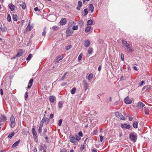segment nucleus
<instances>
[{"label":"nucleus","mask_w":152,"mask_h":152,"mask_svg":"<svg viewBox=\"0 0 152 152\" xmlns=\"http://www.w3.org/2000/svg\"><path fill=\"white\" fill-rule=\"evenodd\" d=\"M122 44L126 48L127 50L130 53L133 51V49L130 48V45L126 41L122 40Z\"/></svg>","instance_id":"obj_1"},{"label":"nucleus","mask_w":152,"mask_h":152,"mask_svg":"<svg viewBox=\"0 0 152 152\" xmlns=\"http://www.w3.org/2000/svg\"><path fill=\"white\" fill-rule=\"evenodd\" d=\"M137 137L136 134L134 132H132L130 134L129 138L130 140L134 142L136 141Z\"/></svg>","instance_id":"obj_2"},{"label":"nucleus","mask_w":152,"mask_h":152,"mask_svg":"<svg viewBox=\"0 0 152 152\" xmlns=\"http://www.w3.org/2000/svg\"><path fill=\"white\" fill-rule=\"evenodd\" d=\"M115 114L116 117L122 120H125L124 117L121 113L118 112H115Z\"/></svg>","instance_id":"obj_3"},{"label":"nucleus","mask_w":152,"mask_h":152,"mask_svg":"<svg viewBox=\"0 0 152 152\" xmlns=\"http://www.w3.org/2000/svg\"><path fill=\"white\" fill-rule=\"evenodd\" d=\"M69 139L70 141L72 143H74L75 145H76L77 143L76 138L75 137L72 135H70Z\"/></svg>","instance_id":"obj_4"},{"label":"nucleus","mask_w":152,"mask_h":152,"mask_svg":"<svg viewBox=\"0 0 152 152\" xmlns=\"http://www.w3.org/2000/svg\"><path fill=\"white\" fill-rule=\"evenodd\" d=\"M125 103L127 104H129L132 103V101L129 99V97H126L124 99Z\"/></svg>","instance_id":"obj_5"},{"label":"nucleus","mask_w":152,"mask_h":152,"mask_svg":"<svg viewBox=\"0 0 152 152\" xmlns=\"http://www.w3.org/2000/svg\"><path fill=\"white\" fill-rule=\"evenodd\" d=\"M7 120V119L6 116L3 115H1L0 118V122H5Z\"/></svg>","instance_id":"obj_6"},{"label":"nucleus","mask_w":152,"mask_h":152,"mask_svg":"<svg viewBox=\"0 0 152 152\" xmlns=\"http://www.w3.org/2000/svg\"><path fill=\"white\" fill-rule=\"evenodd\" d=\"M121 127L122 128H125L126 129H129L130 128L131 126L130 125H127L126 124H121Z\"/></svg>","instance_id":"obj_7"},{"label":"nucleus","mask_w":152,"mask_h":152,"mask_svg":"<svg viewBox=\"0 0 152 152\" xmlns=\"http://www.w3.org/2000/svg\"><path fill=\"white\" fill-rule=\"evenodd\" d=\"M90 44V42L89 40L87 39L85 40L84 45V46L86 47H88L89 46Z\"/></svg>","instance_id":"obj_8"},{"label":"nucleus","mask_w":152,"mask_h":152,"mask_svg":"<svg viewBox=\"0 0 152 152\" xmlns=\"http://www.w3.org/2000/svg\"><path fill=\"white\" fill-rule=\"evenodd\" d=\"M19 6L21 7L23 9L25 10L26 8V5L24 2H20Z\"/></svg>","instance_id":"obj_9"},{"label":"nucleus","mask_w":152,"mask_h":152,"mask_svg":"<svg viewBox=\"0 0 152 152\" xmlns=\"http://www.w3.org/2000/svg\"><path fill=\"white\" fill-rule=\"evenodd\" d=\"M145 105L142 102H139L137 103V107L139 108H141L145 106Z\"/></svg>","instance_id":"obj_10"},{"label":"nucleus","mask_w":152,"mask_h":152,"mask_svg":"<svg viewBox=\"0 0 152 152\" xmlns=\"http://www.w3.org/2000/svg\"><path fill=\"white\" fill-rule=\"evenodd\" d=\"M66 19L65 18L62 19L61 20L60 23L61 25H63L66 24Z\"/></svg>","instance_id":"obj_11"},{"label":"nucleus","mask_w":152,"mask_h":152,"mask_svg":"<svg viewBox=\"0 0 152 152\" xmlns=\"http://www.w3.org/2000/svg\"><path fill=\"white\" fill-rule=\"evenodd\" d=\"M82 5V2L81 1H79L78 2V5L77 7V9L78 10H80Z\"/></svg>","instance_id":"obj_12"},{"label":"nucleus","mask_w":152,"mask_h":152,"mask_svg":"<svg viewBox=\"0 0 152 152\" xmlns=\"http://www.w3.org/2000/svg\"><path fill=\"white\" fill-rule=\"evenodd\" d=\"M55 97L54 96H51L49 97V99L50 102L51 103H53L54 102Z\"/></svg>","instance_id":"obj_13"},{"label":"nucleus","mask_w":152,"mask_h":152,"mask_svg":"<svg viewBox=\"0 0 152 152\" xmlns=\"http://www.w3.org/2000/svg\"><path fill=\"white\" fill-rule=\"evenodd\" d=\"M63 58V57L61 55L57 56L56 58V62H58L60 60H62Z\"/></svg>","instance_id":"obj_14"},{"label":"nucleus","mask_w":152,"mask_h":152,"mask_svg":"<svg viewBox=\"0 0 152 152\" xmlns=\"http://www.w3.org/2000/svg\"><path fill=\"white\" fill-rule=\"evenodd\" d=\"M44 121L46 123V124H48L50 121V119L48 118L43 117V118Z\"/></svg>","instance_id":"obj_15"},{"label":"nucleus","mask_w":152,"mask_h":152,"mask_svg":"<svg viewBox=\"0 0 152 152\" xmlns=\"http://www.w3.org/2000/svg\"><path fill=\"white\" fill-rule=\"evenodd\" d=\"M9 8L12 11H13L15 10V6L13 4H9Z\"/></svg>","instance_id":"obj_16"},{"label":"nucleus","mask_w":152,"mask_h":152,"mask_svg":"<svg viewBox=\"0 0 152 152\" xmlns=\"http://www.w3.org/2000/svg\"><path fill=\"white\" fill-rule=\"evenodd\" d=\"M32 134L33 136L35 137H37V133L35 129L34 128H32Z\"/></svg>","instance_id":"obj_17"},{"label":"nucleus","mask_w":152,"mask_h":152,"mask_svg":"<svg viewBox=\"0 0 152 152\" xmlns=\"http://www.w3.org/2000/svg\"><path fill=\"white\" fill-rule=\"evenodd\" d=\"M20 142V140H19L15 142L12 146V148H14L17 146Z\"/></svg>","instance_id":"obj_18"},{"label":"nucleus","mask_w":152,"mask_h":152,"mask_svg":"<svg viewBox=\"0 0 152 152\" xmlns=\"http://www.w3.org/2000/svg\"><path fill=\"white\" fill-rule=\"evenodd\" d=\"M89 10L91 11V13L93 12L94 10V7L93 5L91 4H90L89 6Z\"/></svg>","instance_id":"obj_19"},{"label":"nucleus","mask_w":152,"mask_h":152,"mask_svg":"<svg viewBox=\"0 0 152 152\" xmlns=\"http://www.w3.org/2000/svg\"><path fill=\"white\" fill-rule=\"evenodd\" d=\"M0 28L1 31L4 32H6L7 30V29L6 27H3L2 25L0 26Z\"/></svg>","instance_id":"obj_20"},{"label":"nucleus","mask_w":152,"mask_h":152,"mask_svg":"<svg viewBox=\"0 0 152 152\" xmlns=\"http://www.w3.org/2000/svg\"><path fill=\"white\" fill-rule=\"evenodd\" d=\"M144 109L145 110L144 112L145 113L146 115H148L149 113V110L146 107H144Z\"/></svg>","instance_id":"obj_21"},{"label":"nucleus","mask_w":152,"mask_h":152,"mask_svg":"<svg viewBox=\"0 0 152 152\" xmlns=\"http://www.w3.org/2000/svg\"><path fill=\"white\" fill-rule=\"evenodd\" d=\"M91 28V26H87L85 28V31L87 33L88 32H89Z\"/></svg>","instance_id":"obj_22"},{"label":"nucleus","mask_w":152,"mask_h":152,"mask_svg":"<svg viewBox=\"0 0 152 152\" xmlns=\"http://www.w3.org/2000/svg\"><path fill=\"white\" fill-rule=\"evenodd\" d=\"M33 28V27L31 26H30V23H29L28 24V26L26 28V30H29V31H31L32 29Z\"/></svg>","instance_id":"obj_23"},{"label":"nucleus","mask_w":152,"mask_h":152,"mask_svg":"<svg viewBox=\"0 0 152 152\" xmlns=\"http://www.w3.org/2000/svg\"><path fill=\"white\" fill-rule=\"evenodd\" d=\"M138 123L137 121H134L133 124V127L134 128H137V125Z\"/></svg>","instance_id":"obj_24"},{"label":"nucleus","mask_w":152,"mask_h":152,"mask_svg":"<svg viewBox=\"0 0 152 152\" xmlns=\"http://www.w3.org/2000/svg\"><path fill=\"white\" fill-rule=\"evenodd\" d=\"M93 21L91 19L88 20L87 22V25H91L93 23Z\"/></svg>","instance_id":"obj_25"},{"label":"nucleus","mask_w":152,"mask_h":152,"mask_svg":"<svg viewBox=\"0 0 152 152\" xmlns=\"http://www.w3.org/2000/svg\"><path fill=\"white\" fill-rule=\"evenodd\" d=\"M63 105V102L61 101H60L59 102H58V107L60 109L62 107Z\"/></svg>","instance_id":"obj_26"},{"label":"nucleus","mask_w":152,"mask_h":152,"mask_svg":"<svg viewBox=\"0 0 152 152\" xmlns=\"http://www.w3.org/2000/svg\"><path fill=\"white\" fill-rule=\"evenodd\" d=\"M10 121L11 122L15 121V118L13 115H12L10 118Z\"/></svg>","instance_id":"obj_27"},{"label":"nucleus","mask_w":152,"mask_h":152,"mask_svg":"<svg viewBox=\"0 0 152 152\" xmlns=\"http://www.w3.org/2000/svg\"><path fill=\"white\" fill-rule=\"evenodd\" d=\"M93 75L92 73H91L89 74L88 77V80L91 81V80L93 77Z\"/></svg>","instance_id":"obj_28"},{"label":"nucleus","mask_w":152,"mask_h":152,"mask_svg":"<svg viewBox=\"0 0 152 152\" xmlns=\"http://www.w3.org/2000/svg\"><path fill=\"white\" fill-rule=\"evenodd\" d=\"M15 133L14 132H12L10 134H9L8 136V137L10 139L12 137L14 136Z\"/></svg>","instance_id":"obj_29"},{"label":"nucleus","mask_w":152,"mask_h":152,"mask_svg":"<svg viewBox=\"0 0 152 152\" xmlns=\"http://www.w3.org/2000/svg\"><path fill=\"white\" fill-rule=\"evenodd\" d=\"M15 121L11 122L10 127L11 128H14L15 126Z\"/></svg>","instance_id":"obj_30"},{"label":"nucleus","mask_w":152,"mask_h":152,"mask_svg":"<svg viewBox=\"0 0 152 152\" xmlns=\"http://www.w3.org/2000/svg\"><path fill=\"white\" fill-rule=\"evenodd\" d=\"M66 33L67 34H70L72 33V31L70 30V29L69 28L67 29L66 30Z\"/></svg>","instance_id":"obj_31"},{"label":"nucleus","mask_w":152,"mask_h":152,"mask_svg":"<svg viewBox=\"0 0 152 152\" xmlns=\"http://www.w3.org/2000/svg\"><path fill=\"white\" fill-rule=\"evenodd\" d=\"M53 31H57L58 29V27L56 26H54L52 27Z\"/></svg>","instance_id":"obj_32"},{"label":"nucleus","mask_w":152,"mask_h":152,"mask_svg":"<svg viewBox=\"0 0 152 152\" xmlns=\"http://www.w3.org/2000/svg\"><path fill=\"white\" fill-rule=\"evenodd\" d=\"M18 17L16 15H13V19L14 20L16 21L17 20Z\"/></svg>","instance_id":"obj_33"},{"label":"nucleus","mask_w":152,"mask_h":152,"mask_svg":"<svg viewBox=\"0 0 152 152\" xmlns=\"http://www.w3.org/2000/svg\"><path fill=\"white\" fill-rule=\"evenodd\" d=\"M93 52V49L91 48H89L88 50V53L89 54H92Z\"/></svg>","instance_id":"obj_34"},{"label":"nucleus","mask_w":152,"mask_h":152,"mask_svg":"<svg viewBox=\"0 0 152 152\" xmlns=\"http://www.w3.org/2000/svg\"><path fill=\"white\" fill-rule=\"evenodd\" d=\"M76 89L75 88H73L71 90V93L72 94H74L75 92Z\"/></svg>","instance_id":"obj_35"},{"label":"nucleus","mask_w":152,"mask_h":152,"mask_svg":"<svg viewBox=\"0 0 152 152\" xmlns=\"http://www.w3.org/2000/svg\"><path fill=\"white\" fill-rule=\"evenodd\" d=\"M23 54V52L22 51H20L18 53L16 56L17 57H20L22 56Z\"/></svg>","instance_id":"obj_36"},{"label":"nucleus","mask_w":152,"mask_h":152,"mask_svg":"<svg viewBox=\"0 0 152 152\" xmlns=\"http://www.w3.org/2000/svg\"><path fill=\"white\" fill-rule=\"evenodd\" d=\"M83 85L84 87H88V83L86 80H84L83 81Z\"/></svg>","instance_id":"obj_37"},{"label":"nucleus","mask_w":152,"mask_h":152,"mask_svg":"<svg viewBox=\"0 0 152 152\" xmlns=\"http://www.w3.org/2000/svg\"><path fill=\"white\" fill-rule=\"evenodd\" d=\"M46 28L45 27L43 29V32L42 33V35L45 36L46 34Z\"/></svg>","instance_id":"obj_38"},{"label":"nucleus","mask_w":152,"mask_h":152,"mask_svg":"<svg viewBox=\"0 0 152 152\" xmlns=\"http://www.w3.org/2000/svg\"><path fill=\"white\" fill-rule=\"evenodd\" d=\"M32 55L31 54H30L28 55V57L26 58V60L27 61H29L30 60L31 58V57H32Z\"/></svg>","instance_id":"obj_39"},{"label":"nucleus","mask_w":152,"mask_h":152,"mask_svg":"<svg viewBox=\"0 0 152 152\" xmlns=\"http://www.w3.org/2000/svg\"><path fill=\"white\" fill-rule=\"evenodd\" d=\"M7 20L9 22H10L11 20V16L9 14H8L7 15Z\"/></svg>","instance_id":"obj_40"},{"label":"nucleus","mask_w":152,"mask_h":152,"mask_svg":"<svg viewBox=\"0 0 152 152\" xmlns=\"http://www.w3.org/2000/svg\"><path fill=\"white\" fill-rule=\"evenodd\" d=\"M76 139L77 141H79L81 139V137L80 136L77 135L76 136Z\"/></svg>","instance_id":"obj_41"},{"label":"nucleus","mask_w":152,"mask_h":152,"mask_svg":"<svg viewBox=\"0 0 152 152\" xmlns=\"http://www.w3.org/2000/svg\"><path fill=\"white\" fill-rule=\"evenodd\" d=\"M149 88V86H145L142 88V90L143 91L145 89H146V90H147Z\"/></svg>","instance_id":"obj_42"},{"label":"nucleus","mask_w":152,"mask_h":152,"mask_svg":"<svg viewBox=\"0 0 152 152\" xmlns=\"http://www.w3.org/2000/svg\"><path fill=\"white\" fill-rule=\"evenodd\" d=\"M84 22L82 20H80L79 22V24H80V26L82 27L83 26Z\"/></svg>","instance_id":"obj_43"},{"label":"nucleus","mask_w":152,"mask_h":152,"mask_svg":"<svg viewBox=\"0 0 152 152\" xmlns=\"http://www.w3.org/2000/svg\"><path fill=\"white\" fill-rule=\"evenodd\" d=\"M121 56L122 61H124V54L123 53H121Z\"/></svg>","instance_id":"obj_44"},{"label":"nucleus","mask_w":152,"mask_h":152,"mask_svg":"<svg viewBox=\"0 0 152 152\" xmlns=\"http://www.w3.org/2000/svg\"><path fill=\"white\" fill-rule=\"evenodd\" d=\"M33 79H31L29 81L28 84L29 85H31V86H32V84H33Z\"/></svg>","instance_id":"obj_45"},{"label":"nucleus","mask_w":152,"mask_h":152,"mask_svg":"<svg viewBox=\"0 0 152 152\" xmlns=\"http://www.w3.org/2000/svg\"><path fill=\"white\" fill-rule=\"evenodd\" d=\"M83 56V54L82 53H80L79 55L78 56V58L79 60H80L81 59L82 57Z\"/></svg>","instance_id":"obj_46"},{"label":"nucleus","mask_w":152,"mask_h":152,"mask_svg":"<svg viewBox=\"0 0 152 152\" xmlns=\"http://www.w3.org/2000/svg\"><path fill=\"white\" fill-rule=\"evenodd\" d=\"M72 46L71 45L67 46L66 47V50H69L72 48Z\"/></svg>","instance_id":"obj_47"},{"label":"nucleus","mask_w":152,"mask_h":152,"mask_svg":"<svg viewBox=\"0 0 152 152\" xmlns=\"http://www.w3.org/2000/svg\"><path fill=\"white\" fill-rule=\"evenodd\" d=\"M44 149L43 146L42 145H40L39 146V150L40 151H42Z\"/></svg>","instance_id":"obj_48"},{"label":"nucleus","mask_w":152,"mask_h":152,"mask_svg":"<svg viewBox=\"0 0 152 152\" xmlns=\"http://www.w3.org/2000/svg\"><path fill=\"white\" fill-rule=\"evenodd\" d=\"M84 148V145H81L80 147V151H82Z\"/></svg>","instance_id":"obj_49"},{"label":"nucleus","mask_w":152,"mask_h":152,"mask_svg":"<svg viewBox=\"0 0 152 152\" xmlns=\"http://www.w3.org/2000/svg\"><path fill=\"white\" fill-rule=\"evenodd\" d=\"M62 120V119H60L58 121V125L59 126H60L61 125Z\"/></svg>","instance_id":"obj_50"},{"label":"nucleus","mask_w":152,"mask_h":152,"mask_svg":"<svg viewBox=\"0 0 152 152\" xmlns=\"http://www.w3.org/2000/svg\"><path fill=\"white\" fill-rule=\"evenodd\" d=\"M144 83V81L143 80H142L141 82L139 84V86H142L143 84Z\"/></svg>","instance_id":"obj_51"},{"label":"nucleus","mask_w":152,"mask_h":152,"mask_svg":"<svg viewBox=\"0 0 152 152\" xmlns=\"http://www.w3.org/2000/svg\"><path fill=\"white\" fill-rule=\"evenodd\" d=\"M85 12L84 15H86L88 13V11L87 9H85L84 10Z\"/></svg>","instance_id":"obj_52"},{"label":"nucleus","mask_w":152,"mask_h":152,"mask_svg":"<svg viewBox=\"0 0 152 152\" xmlns=\"http://www.w3.org/2000/svg\"><path fill=\"white\" fill-rule=\"evenodd\" d=\"M28 97V92H26L25 93V96H24L25 99V100H26L27 99Z\"/></svg>","instance_id":"obj_53"},{"label":"nucleus","mask_w":152,"mask_h":152,"mask_svg":"<svg viewBox=\"0 0 152 152\" xmlns=\"http://www.w3.org/2000/svg\"><path fill=\"white\" fill-rule=\"evenodd\" d=\"M78 28L77 26H74L72 27V29L74 30H77Z\"/></svg>","instance_id":"obj_54"},{"label":"nucleus","mask_w":152,"mask_h":152,"mask_svg":"<svg viewBox=\"0 0 152 152\" xmlns=\"http://www.w3.org/2000/svg\"><path fill=\"white\" fill-rule=\"evenodd\" d=\"M65 77H64V76H63L62 77H61V78L60 79H59L58 80L59 81H63Z\"/></svg>","instance_id":"obj_55"},{"label":"nucleus","mask_w":152,"mask_h":152,"mask_svg":"<svg viewBox=\"0 0 152 152\" xmlns=\"http://www.w3.org/2000/svg\"><path fill=\"white\" fill-rule=\"evenodd\" d=\"M34 10L35 11H38V12H39L40 11V10L37 7H35L34 8Z\"/></svg>","instance_id":"obj_56"},{"label":"nucleus","mask_w":152,"mask_h":152,"mask_svg":"<svg viewBox=\"0 0 152 152\" xmlns=\"http://www.w3.org/2000/svg\"><path fill=\"white\" fill-rule=\"evenodd\" d=\"M83 134L81 131L79 132L78 133V135H79V136L80 137L83 136Z\"/></svg>","instance_id":"obj_57"},{"label":"nucleus","mask_w":152,"mask_h":152,"mask_svg":"<svg viewBox=\"0 0 152 152\" xmlns=\"http://www.w3.org/2000/svg\"><path fill=\"white\" fill-rule=\"evenodd\" d=\"M100 142H102L103 140V137L102 136L100 135Z\"/></svg>","instance_id":"obj_58"},{"label":"nucleus","mask_w":152,"mask_h":152,"mask_svg":"<svg viewBox=\"0 0 152 152\" xmlns=\"http://www.w3.org/2000/svg\"><path fill=\"white\" fill-rule=\"evenodd\" d=\"M47 132V129H44V131L43 132V134L44 135H45Z\"/></svg>","instance_id":"obj_59"},{"label":"nucleus","mask_w":152,"mask_h":152,"mask_svg":"<svg viewBox=\"0 0 152 152\" xmlns=\"http://www.w3.org/2000/svg\"><path fill=\"white\" fill-rule=\"evenodd\" d=\"M0 92L1 94V95H3L4 93H3V90L2 89H0Z\"/></svg>","instance_id":"obj_60"},{"label":"nucleus","mask_w":152,"mask_h":152,"mask_svg":"<svg viewBox=\"0 0 152 152\" xmlns=\"http://www.w3.org/2000/svg\"><path fill=\"white\" fill-rule=\"evenodd\" d=\"M38 132L39 133H41L42 132V128L39 127Z\"/></svg>","instance_id":"obj_61"},{"label":"nucleus","mask_w":152,"mask_h":152,"mask_svg":"<svg viewBox=\"0 0 152 152\" xmlns=\"http://www.w3.org/2000/svg\"><path fill=\"white\" fill-rule=\"evenodd\" d=\"M61 152H67L66 150L65 149H62L61 150Z\"/></svg>","instance_id":"obj_62"},{"label":"nucleus","mask_w":152,"mask_h":152,"mask_svg":"<svg viewBox=\"0 0 152 152\" xmlns=\"http://www.w3.org/2000/svg\"><path fill=\"white\" fill-rule=\"evenodd\" d=\"M44 122V119L42 118V120L40 122V124L43 125Z\"/></svg>","instance_id":"obj_63"},{"label":"nucleus","mask_w":152,"mask_h":152,"mask_svg":"<svg viewBox=\"0 0 152 152\" xmlns=\"http://www.w3.org/2000/svg\"><path fill=\"white\" fill-rule=\"evenodd\" d=\"M33 151L34 152H37V149L36 148L34 147V148L33 150Z\"/></svg>","instance_id":"obj_64"}]
</instances>
